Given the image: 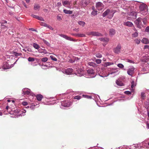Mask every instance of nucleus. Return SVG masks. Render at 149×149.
Listing matches in <instances>:
<instances>
[{
	"mask_svg": "<svg viewBox=\"0 0 149 149\" xmlns=\"http://www.w3.org/2000/svg\"><path fill=\"white\" fill-rule=\"evenodd\" d=\"M114 13L115 12L113 10H110L108 9L103 13L102 15L103 17L107 16V17L108 18L111 19L113 16Z\"/></svg>",
	"mask_w": 149,
	"mask_h": 149,
	"instance_id": "f257e3e1",
	"label": "nucleus"
},
{
	"mask_svg": "<svg viewBox=\"0 0 149 149\" xmlns=\"http://www.w3.org/2000/svg\"><path fill=\"white\" fill-rule=\"evenodd\" d=\"M72 103L68 101H65L61 102L60 108L61 109H64V107H68L72 105Z\"/></svg>",
	"mask_w": 149,
	"mask_h": 149,
	"instance_id": "f03ea898",
	"label": "nucleus"
},
{
	"mask_svg": "<svg viewBox=\"0 0 149 149\" xmlns=\"http://www.w3.org/2000/svg\"><path fill=\"white\" fill-rule=\"evenodd\" d=\"M109 74H113L115 76L118 74V71L117 69L115 68H108Z\"/></svg>",
	"mask_w": 149,
	"mask_h": 149,
	"instance_id": "7ed1b4c3",
	"label": "nucleus"
},
{
	"mask_svg": "<svg viewBox=\"0 0 149 149\" xmlns=\"http://www.w3.org/2000/svg\"><path fill=\"white\" fill-rule=\"evenodd\" d=\"M142 20V18L141 17H139L134 21V23L137 25V27L139 28H141V21Z\"/></svg>",
	"mask_w": 149,
	"mask_h": 149,
	"instance_id": "20e7f679",
	"label": "nucleus"
},
{
	"mask_svg": "<svg viewBox=\"0 0 149 149\" xmlns=\"http://www.w3.org/2000/svg\"><path fill=\"white\" fill-rule=\"evenodd\" d=\"M87 72L88 76L87 77H86L93 78L95 77V75L94 74V72L93 69L88 70Z\"/></svg>",
	"mask_w": 149,
	"mask_h": 149,
	"instance_id": "39448f33",
	"label": "nucleus"
},
{
	"mask_svg": "<svg viewBox=\"0 0 149 149\" xmlns=\"http://www.w3.org/2000/svg\"><path fill=\"white\" fill-rule=\"evenodd\" d=\"M104 5L102 2H98L96 3L95 6L99 10H101L104 8Z\"/></svg>",
	"mask_w": 149,
	"mask_h": 149,
	"instance_id": "423d86ee",
	"label": "nucleus"
},
{
	"mask_svg": "<svg viewBox=\"0 0 149 149\" xmlns=\"http://www.w3.org/2000/svg\"><path fill=\"white\" fill-rule=\"evenodd\" d=\"M22 94L24 95H31L32 93L30 89L27 88H24L22 89Z\"/></svg>",
	"mask_w": 149,
	"mask_h": 149,
	"instance_id": "0eeeda50",
	"label": "nucleus"
},
{
	"mask_svg": "<svg viewBox=\"0 0 149 149\" xmlns=\"http://www.w3.org/2000/svg\"><path fill=\"white\" fill-rule=\"evenodd\" d=\"M140 148H144L147 149H149V145H148V142L144 141L140 143Z\"/></svg>",
	"mask_w": 149,
	"mask_h": 149,
	"instance_id": "6e6552de",
	"label": "nucleus"
},
{
	"mask_svg": "<svg viewBox=\"0 0 149 149\" xmlns=\"http://www.w3.org/2000/svg\"><path fill=\"white\" fill-rule=\"evenodd\" d=\"M121 47L120 44H118L117 46L113 48V51L116 54H119L120 52V50Z\"/></svg>",
	"mask_w": 149,
	"mask_h": 149,
	"instance_id": "1a4fd4ad",
	"label": "nucleus"
},
{
	"mask_svg": "<svg viewBox=\"0 0 149 149\" xmlns=\"http://www.w3.org/2000/svg\"><path fill=\"white\" fill-rule=\"evenodd\" d=\"M73 69L71 68H69L67 69H63L61 72L64 74L67 75L71 74L73 72Z\"/></svg>",
	"mask_w": 149,
	"mask_h": 149,
	"instance_id": "9d476101",
	"label": "nucleus"
},
{
	"mask_svg": "<svg viewBox=\"0 0 149 149\" xmlns=\"http://www.w3.org/2000/svg\"><path fill=\"white\" fill-rule=\"evenodd\" d=\"M87 34L88 35L93 36H102V35L101 33L96 31L89 32Z\"/></svg>",
	"mask_w": 149,
	"mask_h": 149,
	"instance_id": "9b49d317",
	"label": "nucleus"
},
{
	"mask_svg": "<svg viewBox=\"0 0 149 149\" xmlns=\"http://www.w3.org/2000/svg\"><path fill=\"white\" fill-rule=\"evenodd\" d=\"M99 75L100 77H103L108 76L109 75L108 72V68L103 70L101 73L99 74Z\"/></svg>",
	"mask_w": 149,
	"mask_h": 149,
	"instance_id": "f8f14e48",
	"label": "nucleus"
},
{
	"mask_svg": "<svg viewBox=\"0 0 149 149\" xmlns=\"http://www.w3.org/2000/svg\"><path fill=\"white\" fill-rule=\"evenodd\" d=\"M135 68L133 67H132L127 70V73L131 77H133V74L134 73Z\"/></svg>",
	"mask_w": 149,
	"mask_h": 149,
	"instance_id": "ddd939ff",
	"label": "nucleus"
},
{
	"mask_svg": "<svg viewBox=\"0 0 149 149\" xmlns=\"http://www.w3.org/2000/svg\"><path fill=\"white\" fill-rule=\"evenodd\" d=\"M59 35L67 40L73 41H74V40L73 39L70 37H69L66 35L62 34H59Z\"/></svg>",
	"mask_w": 149,
	"mask_h": 149,
	"instance_id": "4468645a",
	"label": "nucleus"
},
{
	"mask_svg": "<svg viewBox=\"0 0 149 149\" xmlns=\"http://www.w3.org/2000/svg\"><path fill=\"white\" fill-rule=\"evenodd\" d=\"M83 70L81 69H78L76 70V72H75V74L77 76L81 77L83 75Z\"/></svg>",
	"mask_w": 149,
	"mask_h": 149,
	"instance_id": "2eb2a0df",
	"label": "nucleus"
},
{
	"mask_svg": "<svg viewBox=\"0 0 149 149\" xmlns=\"http://www.w3.org/2000/svg\"><path fill=\"white\" fill-rule=\"evenodd\" d=\"M99 40L104 43L103 44L104 46H105L109 40V38H99Z\"/></svg>",
	"mask_w": 149,
	"mask_h": 149,
	"instance_id": "dca6fc26",
	"label": "nucleus"
},
{
	"mask_svg": "<svg viewBox=\"0 0 149 149\" xmlns=\"http://www.w3.org/2000/svg\"><path fill=\"white\" fill-rule=\"evenodd\" d=\"M139 8L141 11L148 9L147 6L145 4L141 5L139 6Z\"/></svg>",
	"mask_w": 149,
	"mask_h": 149,
	"instance_id": "f3484780",
	"label": "nucleus"
},
{
	"mask_svg": "<svg viewBox=\"0 0 149 149\" xmlns=\"http://www.w3.org/2000/svg\"><path fill=\"white\" fill-rule=\"evenodd\" d=\"M142 61L143 62H147L149 61V55L147 54L142 59Z\"/></svg>",
	"mask_w": 149,
	"mask_h": 149,
	"instance_id": "a211bd4d",
	"label": "nucleus"
},
{
	"mask_svg": "<svg viewBox=\"0 0 149 149\" xmlns=\"http://www.w3.org/2000/svg\"><path fill=\"white\" fill-rule=\"evenodd\" d=\"M123 24L124 25L129 27H131L133 25V23L132 22L129 21L125 22H124Z\"/></svg>",
	"mask_w": 149,
	"mask_h": 149,
	"instance_id": "6ab92c4d",
	"label": "nucleus"
},
{
	"mask_svg": "<svg viewBox=\"0 0 149 149\" xmlns=\"http://www.w3.org/2000/svg\"><path fill=\"white\" fill-rule=\"evenodd\" d=\"M115 30L113 29H110L109 30V35L111 36H113L115 33Z\"/></svg>",
	"mask_w": 149,
	"mask_h": 149,
	"instance_id": "aec40b11",
	"label": "nucleus"
},
{
	"mask_svg": "<svg viewBox=\"0 0 149 149\" xmlns=\"http://www.w3.org/2000/svg\"><path fill=\"white\" fill-rule=\"evenodd\" d=\"M38 52L39 53H44V54H46L47 52L45 49H43L41 48L39 49L38 50Z\"/></svg>",
	"mask_w": 149,
	"mask_h": 149,
	"instance_id": "412c9836",
	"label": "nucleus"
},
{
	"mask_svg": "<svg viewBox=\"0 0 149 149\" xmlns=\"http://www.w3.org/2000/svg\"><path fill=\"white\" fill-rule=\"evenodd\" d=\"M141 42L144 44H147L149 42L148 39L146 38H143L141 40Z\"/></svg>",
	"mask_w": 149,
	"mask_h": 149,
	"instance_id": "4be33fe9",
	"label": "nucleus"
},
{
	"mask_svg": "<svg viewBox=\"0 0 149 149\" xmlns=\"http://www.w3.org/2000/svg\"><path fill=\"white\" fill-rule=\"evenodd\" d=\"M141 14L143 15H146L148 13V9H146L145 10L142 11L140 12Z\"/></svg>",
	"mask_w": 149,
	"mask_h": 149,
	"instance_id": "5701e85b",
	"label": "nucleus"
},
{
	"mask_svg": "<svg viewBox=\"0 0 149 149\" xmlns=\"http://www.w3.org/2000/svg\"><path fill=\"white\" fill-rule=\"evenodd\" d=\"M89 3L88 0H83L82 1V4L84 6H87Z\"/></svg>",
	"mask_w": 149,
	"mask_h": 149,
	"instance_id": "b1692460",
	"label": "nucleus"
},
{
	"mask_svg": "<svg viewBox=\"0 0 149 149\" xmlns=\"http://www.w3.org/2000/svg\"><path fill=\"white\" fill-rule=\"evenodd\" d=\"M147 114L148 115V121L147 123L146 127L147 128L149 129V110H147Z\"/></svg>",
	"mask_w": 149,
	"mask_h": 149,
	"instance_id": "393cba45",
	"label": "nucleus"
},
{
	"mask_svg": "<svg viewBox=\"0 0 149 149\" xmlns=\"http://www.w3.org/2000/svg\"><path fill=\"white\" fill-rule=\"evenodd\" d=\"M37 100L39 101H40L43 98V97L42 95L40 94H38L36 96Z\"/></svg>",
	"mask_w": 149,
	"mask_h": 149,
	"instance_id": "a878e982",
	"label": "nucleus"
},
{
	"mask_svg": "<svg viewBox=\"0 0 149 149\" xmlns=\"http://www.w3.org/2000/svg\"><path fill=\"white\" fill-rule=\"evenodd\" d=\"M63 11L64 13L66 14H71L72 13V11L70 10H67L66 9H64Z\"/></svg>",
	"mask_w": 149,
	"mask_h": 149,
	"instance_id": "bb28decb",
	"label": "nucleus"
},
{
	"mask_svg": "<svg viewBox=\"0 0 149 149\" xmlns=\"http://www.w3.org/2000/svg\"><path fill=\"white\" fill-rule=\"evenodd\" d=\"M116 84L119 86H122L124 85L123 84L121 81H118V80H117L116 81Z\"/></svg>",
	"mask_w": 149,
	"mask_h": 149,
	"instance_id": "cd10ccee",
	"label": "nucleus"
},
{
	"mask_svg": "<svg viewBox=\"0 0 149 149\" xmlns=\"http://www.w3.org/2000/svg\"><path fill=\"white\" fill-rule=\"evenodd\" d=\"M88 65L91 66H92L93 67H96L97 66L96 64L93 62H89L88 63Z\"/></svg>",
	"mask_w": 149,
	"mask_h": 149,
	"instance_id": "c85d7f7f",
	"label": "nucleus"
},
{
	"mask_svg": "<svg viewBox=\"0 0 149 149\" xmlns=\"http://www.w3.org/2000/svg\"><path fill=\"white\" fill-rule=\"evenodd\" d=\"M131 87L132 88H133L134 87H135L136 86V84L134 80H132L131 81Z\"/></svg>",
	"mask_w": 149,
	"mask_h": 149,
	"instance_id": "c756f323",
	"label": "nucleus"
},
{
	"mask_svg": "<svg viewBox=\"0 0 149 149\" xmlns=\"http://www.w3.org/2000/svg\"><path fill=\"white\" fill-rule=\"evenodd\" d=\"M33 47L36 49H39L40 48V47L39 46V45L36 43H34L33 45Z\"/></svg>",
	"mask_w": 149,
	"mask_h": 149,
	"instance_id": "7c9ffc66",
	"label": "nucleus"
},
{
	"mask_svg": "<svg viewBox=\"0 0 149 149\" xmlns=\"http://www.w3.org/2000/svg\"><path fill=\"white\" fill-rule=\"evenodd\" d=\"M76 36L78 37H85V34L83 33H77L76 34Z\"/></svg>",
	"mask_w": 149,
	"mask_h": 149,
	"instance_id": "2f4dec72",
	"label": "nucleus"
},
{
	"mask_svg": "<svg viewBox=\"0 0 149 149\" xmlns=\"http://www.w3.org/2000/svg\"><path fill=\"white\" fill-rule=\"evenodd\" d=\"M94 59H95V61L97 64H100L102 62V60L99 59H96L95 58H94Z\"/></svg>",
	"mask_w": 149,
	"mask_h": 149,
	"instance_id": "473e14b6",
	"label": "nucleus"
},
{
	"mask_svg": "<svg viewBox=\"0 0 149 149\" xmlns=\"http://www.w3.org/2000/svg\"><path fill=\"white\" fill-rule=\"evenodd\" d=\"M8 63H6V64H4L3 66V69L4 70L6 69H9L10 68V67L8 65Z\"/></svg>",
	"mask_w": 149,
	"mask_h": 149,
	"instance_id": "72a5a7b5",
	"label": "nucleus"
},
{
	"mask_svg": "<svg viewBox=\"0 0 149 149\" xmlns=\"http://www.w3.org/2000/svg\"><path fill=\"white\" fill-rule=\"evenodd\" d=\"M62 3L63 5L65 6L66 5H70V2L68 1H63Z\"/></svg>",
	"mask_w": 149,
	"mask_h": 149,
	"instance_id": "f704fd0d",
	"label": "nucleus"
},
{
	"mask_svg": "<svg viewBox=\"0 0 149 149\" xmlns=\"http://www.w3.org/2000/svg\"><path fill=\"white\" fill-rule=\"evenodd\" d=\"M113 63L112 62H106L104 64V66L105 67H107L108 66L110 65H113Z\"/></svg>",
	"mask_w": 149,
	"mask_h": 149,
	"instance_id": "c9c22d12",
	"label": "nucleus"
},
{
	"mask_svg": "<svg viewBox=\"0 0 149 149\" xmlns=\"http://www.w3.org/2000/svg\"><path fill=\"white\" fill-rule=\"evenodd\" d=\"M91 15L94 16H95L97 15V11L96 10L93 11L91 13Z\"/></svg>",
	"mask_w": 149,
	"mask_h": 149,
	"instance_id": "e433bc0d",
	"label": "nucleus"
},
{
	"mask_svg": "<svg viewBox=\"0 0 149 149\" xmlns=\"http://www.w3.org/2000/svg\"><path fill=\"white\" fill-rule=\"evenodd\" d=\"M140 143L135 144L132 146V147H135V148H138L139 149H141V148H140Z\"/></svg>",
	"mask_w": 149,
	"mask_h": 149,
	"instance_id": "4c0bfd02",
	"label": "nucleus"
},
{
	"mask_svg": "<svg viewBox=\"0 0 149 149\" xmlns=\"http://www.w3.org/2000/svg\"><path fill=\"white\" fill-rule=\"evenodd\" d=\"M78 24L82 26H84L85 24V22L82 21H80L78 22Z\"/></svg>",
	"mask_w": 149,
	"mask_h": 149,
	"instance_id": "58836bf2",
	"label": "nucleus"
},
{
	"mask_svg": "<svg viewBox=\"0 0 149 149\" xmlns=\"http://www.w3.org/2000/svg\"><path fill=\"white\" fill-rule=\"evenodd\" d=\"M13 53L15 56H20L22 55V54L21 53L13 52Z\"/></svg>",
	"mask_w": 149,
	"mask_h": 149,
	"instance_id": "ea45409f",
	"label": "nucleus"
},
{
	"mask_svg": "<svg viewBox=\"0 0 149 149\" xmlns=\"http://www.w3.org/2000/svg\"><path fill=\"white\" fill-rule=\"evenodd\" d=\"M83 96L84 97L86 98L87 99H91L92 98V96H88L86 95H83Z\"/></svg>",
	"mask_w": 149,
	"mask_h": 149,
	"instance_id": "a19ab883",
	"label": "nucleus"
},
{
	"mask_svg": "<svg viewBox=\"0 0 149 149\" xmlns=\"http://www.w3.org/2000/svg\"><path fill=\"white\" fill-rule=\"evenodd\" d=\"M50 57L52 60L54 61H57V58L54 56L51 55Z\"/></svg>",
	"mask_w": 149,
	"mask_h": 149,
	"instance_id": "79ce46f5",
	"label": "nucleus"
},
{
	"mask_svg": "<svg viewBox=\"0 0 149 149\" xmlns=\"http://www.w3.org/2000/svg\"><path fill=\"white\" fill-rule=\"evenodd\" d=\"M29 62H33L35 61V58H34L29 57L28 59Z\"/></svg>",
	"mask_w": 149,
	"mask_h": 149,
	"instance_id": "37998d69",
	"label": "nucleus"
},
{
	"mask_svg": "<svg viewBox=\"0 0 149 149\" xmlns=\"http://www.w3.org/2000/svg\"><path fill=\"white\" fill-rule=\"evenodd\" d=\"M48 60V58L46 57H44V58H42L41 59V60L43 62H45L47 61Z\"/></svg>",
	"mask_w": 149,
	"mask_h": 149,
	"instance_id": "c03bdc74",
	"label": "nucleus"
},
{
	"mask_svg": "<svg viewBox=\"0 0 149 149\" xmlns=\"http://www.w3.org/2000/svg\"><path fill=\"white\" fill-rule=\"evenodd\" d=\"M138 33L137 32H135L132 34V37H136L138 36Z\"/></svg>",
	"mask_w": 149,
	"mask_h": 149,
	"instance_id": "a18cd8bd",
	"label": "nucleus"
},
{
	"mask_svg": "<svg viewBox=\"0 0 149 149\" xmlns=\"http://www.w3.org/2000/svg\"><path fill=\"white\" fill-rule=\"evenodd\" d=\"M95 55L96 57L98 58H101L102 57V55L100 53H97Z\"/></svg>",
	"mask_w": 149,
	"mask_h": 149,
	"instance_id": "49530a36",
	"label": "nucleus"
},
{
	"mask_svg": "<svg viewBox=\"0 0 149 149\" xmlns=\"http://www.w3.org/2000/svg\"><path fill=\"white\" fill-rule=\"evenodd\" d=\"M117 66L121 68H123L124 67L123 65L121 63H119L117 65Z\"/></svg>",
	"mask_w": 149,
	"mask_h": 149,
	"instance_id": "de8ad7c7",
	"label": "nucleus"
},
{
	"mask_svg": "<svg viewBox=\"0 0 149 149\" xmlns=\"http://www.w3.org/2000/svg\"><path fill=\"white\" fill-rule=\"evenodd\" d=\"M136 43L137 44H139L141 41V40L140 39H136L134 40Z\"/></svg>",
	"mask_w": 149,
	"mask_h": 149,
	"instance_id": "09e8293b",
	"label": "nucleus"
},
{
	"mask_svg": "<svg viewBox=\"0 0 149 149\" xmlns=\"http://www.w3.org/2000/svg\"><path fill=\"white\" fill-rule=\"evenodd\" d=\"M40 8V6L38 5H36L35 4L34 5V9L35 10H36L38 8Z\"/></svg>",
	"mask_w": 149,
	"mask_h": 149,
	"instance_id": "8fccbe9b",
	"label": "nucleus"
},
{
	"mask_svg": "<svg viewBox=\"0 0 149 149\" xmlns=\"http://www.w3.org/2000/svg\"><path fill=\"white\" fill-rule=\"evenodd\" d=\"M37 19H38L39 20L41 21H45L44 19L42 17H39L38 16V17Z\"/></svg>",
	"mask_w": 149,
	"mask_h": 149,
	"instance_id": "3c124183",
	"label": "nucleus"
},
{
	"mask_svg": "<svg viewBox=\"0 0 149 149\" xmlns=\"http://www.w3.org/2000/svg\"><path fill=\"white\" fill-rule=\"evenodd\" d=\"M141 96L142 98L143 99H144V97H145V93L144 92H141Z\"/></svg>",
	"mask_w": 149,
	"mask_h": 149,
	"instance_id": "603ef678",
	"label": "nucleus"
},
{
	"mask_svg": "<svg viewBox=\"0 0 149 149\" xmlns=\"http://www.w3.org/2000/svg\"><path fill=\"white\" fill-rule=\"evenodd\" d=\"M81 98V97L79 95H77L75 96L74 97V99H77L78 100H79Z\"/></svg>",
	"mask_w": 149,
	"mask_h": 149,
	"instance_id": "864d4df0",
	"label": "nucleus"
},
{
	"mask_svg": "<svg viewBox=\"0 0 149 149\" xmlns=\"http://www.w3.org/2000/svg\"><path fill=\"white\" fill-rule=\"evenodd\" d=\"M41 25L44 26L46 27H47L48 25L46 23L44 22H42L41 23Z\"/></svg>",
	"mask_w": 149,
	"mask_h": 149,
	"instance_id": "5fc2aeb1",
	"label": "nucleus"
},
{
	"mask_svg": "<svg viewBox=\"0 0 149 149\" xmlns=\"http://www.w3.org/2000/svg\"><path fill=\"white\" fill-rule=\"evenodd\" d=\"M124 93L127 95H130L131 94V92L128 91H125V92Z\"/></svg>",
	"mask_w": 149,
	"mask_h": 149,
	"instance_id": "6e6d98bb",
	"label": "nucleus"
},
{
	"mask_svg": "<svg viewBox=\"0 0 149 149\" xmlns=\"http://www.w3.org/2000/svg\"><path fill=\"white\" fill-rule=\"evenodd\" d=\"M145 31L146 32H148L149 33V26L146 27L145 30Z\"/></svg>",
	"mask_w": 149,
	"mask_h": 149,
	"instance_id": "4d7b16f0",
	"label": "nucleus"
},
{
	"mask_svg": "<svg viewBox=\"0 0 149 149\" xmlns=\"http://www.w3.org/2000/svg\"><path fill=\"white\" fill-rule=\"evenodd\" d=\"M13 112H14V114L15 115L16 113H19V111H18V110H14V111H13Z\"/></svg>",
	"mask_w": 149,
	"mask_h": 149,
	"instance_id": "13d9d810",
	"label": "nucleus"
},
{
	"mask_svg": "<svg viewBox=\"0 0 149 149\" xmlns=\"http://www.w3.org/2000/svg\"><path fill=\"white\" fill-rule=\"evenodd\" d=\"M35 106L36 105H32L30 107V109L31 110H33L34 109Z\"/></svg>",
	"mask_w": 149,
	"mask_h": 149,
	"instance_id": "bf43d9fd",
	"label": "nucleus"
},
{
	"mask_svg": "<svg viewBox=\"0 0 149 149\" xmlns=\"http://www.w3.org/2000/svg\"><path fill=\"white\" fill-rule=\"evenodd\" d=\"M127 62L130 63H134V61H133L132 60H131L130 59H128L127 60Z\"/></svg>",
	"mask_w": 149,
	"mask_h": 149,
	"instance_id": "052dcab7",
	"label": "nucleus"
},
{
	"mask_svg": "<svg viewBox=\"0 0 149 149\" xmlns=\"http://www.w3.org/2000/svg\"><path fill=\"white\" fill-rule=\"evenodd\" d=\"M40 65V66H41L42 67V68L43 69H45V67H47V66L46 65Z\"/></svg>",
	"mask_w": 149,
	"mask_h": 149,
	"instance_id": "680f3d73",
	"label": "nucleus"
},
{
	"mask_svg": "<svg viewBox=\"0 0 149 149\" xmlns=\"http://www.w3.org/2000/svg\"><path fill=\"white\" fill-rule=\"evenodd\" d=\"M22 104L24 106L27 105L28 104V103L26 102H23L22 103Z\"/></svg>",
	"mask_w": 149,
	"mask_h": 149,
	"instance_id": "e2e57ef3",
	"label": "nucleus"
},
{
	"mask_svg": "<svg viewBox=\"0 0 149 149\" xmlns=\"http://www.w3.org/2000/svg\"><path fill=\"white\" fill-rule=\"evenodd\" d=\"M47 28H49L50 30H53L54 29L51 26L48 25L47 27Z\"/></svg>",
	"mask_w": 149,
	"mask_h": 149,
	"instance_id": "0e129e2a",
	"label": "nucleus"
},
{
	"mask_svg": "<svg viewBox=\"0 0 149 149\" xmlns=\"http://www.w3.org/2000/svg\"><path fill=\"white\" fill-rule=\"evenodd\" d=\"M31 16L33 17H34L35 18H36V19H37V17H38V16L35 15L34 14H32L31 15Z\"/></svg>",
	"mask_w": 149,
	"mask_h": 149,
	"instance_id": "69168bd1",
	"label": "nucleus"
},
{
	"mask_svg": "<svg viewBox=\"0 0 149 149\" xmlns=\"http://www.w3.org/2000/svg\"><path fill=\"white\" fill-rule=\"evenodd\" d=\"M148 49L149 50V46L148 45H145L144 47V49Z\"/></svg>",
	"mask_w": 149,
	"mask_h": 149,
	"instance_id": "338daca9",
	"label": "nucleus"
},
{
	"mask_svg": "<svg viewBox=\"0 0 149 149\" xmlns=\"http://www.w3.org/2000/svg\"><path fill=\"white\" fill-rule=\"evenodd\" d=\"M43 41L47 45H49V43L46 40H44Z\"/></svg>",
	"mask_w": 149,
	"mask_h": 149,
	"instance_id": "774afa93",
	"label": "nucleus"
}]
</instances>
